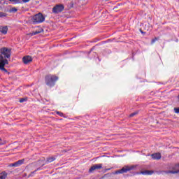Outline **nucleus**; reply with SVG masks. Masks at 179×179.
Masks as SVG:
<instances>
[{
    "label": "nucleus",
    "mask_w": 179,
    "mask_h": 179,
    "mask_svg": "<svg viewBox=\"0 0 179 179\" xmlns=\"http://www.w3.org/2000/svg\"><path fill=\"white\" fill-rule=\"evenodd\" d=\"M6 58H10V49L3 48L0 49V70L5 71V65H8V59Z\"/></svg>",
    "instance_id": "f257e3e1"
},
{
    "label": "nucleus",
    "mask_w": 179,
    "mask_h": 179,
    "mask_svg": "<svg viewBox=\"0 0 179 179\" xmlns=\"http://www.w3.org/2000/svg\"><path fill=\"white\" fill-rule=\"evenodd\" d=\"M138 165L124 166L122 169L116 171L114 174H124V173H128L132 170H136Z\"/></svg>",
    "instance_id": "f03ea898"
},
{
    "label": "nucleus",
    "mask_w": 179,
    "mask_h": 179,
    "mask_svg": "<svg viewBox=\"0 0 179 179\" xmlns=\"http://www.w3.org/2000/svg\"><path fill=\"white\" fill-rule=\"evenodd\" d=\"M58 80L57 76L48 75L45 77V83L48 86H54Z\"/></svg>",
    "instance_id": "7ed1b4c3"
},
{
    "label": "nucleus",
    "mask_w": 179,
    "mask_h": 179,
    "mask_svg": "<svg viewBox=\"0 0 179 179\" xmlns=\"http://www.w3.org/2000/svg\"><path fill=\"white\" fill-rule=\"evenodd\" d=\"M45 20V18L44 16H43V14L38 13L35 15L33 18L32 21L34 23H43Z\"/></svg>",
    "instance_id": "20e7f679"
},
{
    "label": "nucleus",
    "mask_w": 179,
    "mask_h": 179,
    "mask_svg": "<svg viewBox=\"0 0 179 179\" xmlns=\"http://www.w3.org/2000/svg\"><path fill=\"white\" fill-rule=\"evenodd\" d=\"M64 10V6L61 4L56 5L52 8L53 13H59L60 12Z\"/></svg>",
    "instance_id": "39448f33"
},
{
    "label": "nucleus",
    "mask_w": 179,
    "mask_h": 179,
    "mask_svg": "<svg viewBox=\"0 0 179 179\" xmlns=\"http://www.w3.org/2000/svg\"><path fill=\"white\" fill-rule=\"evenodd\" d=\"M101 169H103V164H94L89 170L90 173H93L94 170H100Z\"/></svg>",
    "instance_id": "423d86ee"
},
{
    "label": "nucleus",
    "mask_w": 179,
    "mask_h": 179,
    "mask_svg": "<svg viewBox=\"0 0 179 179\" xmlns=\"http://www.w3.org/2000/svg\"><path fill=\"white\" fill-rule=\"evenodd\" d=\"M23 163H24V159H20L13 164H10V167H19V166H22Z\"/></svg>",
    "instance_id": "0eeeda50"
},
{
    "label": "nucleus",
    "mask_w": 179,
    "mask_h": 179,
    "mask_svg": "<svg viewBox=\"0 0 179 179\" xmlns=\"http://www.w3.org/2000/svg\"><path fill=\"white\" fill-rule=\"evenodd\" d=\"M22 61L25 64H30L33 61V58L31 56H25L22 58Z\"/></svg>",
    "instance_id": "6e6552de"
},
{
    "label": "nucleus",
    "mask_w": 179,
    "mask_h": 179,
    "mask_svg": "<svg viewBox=\"0 0 179 179\" xmlns=\"http://www.w3.org/2000/svg\"><path fill=\"white\" fill-rule=\"evenodd\" d=\"M154 171H141L140 173H138V174H143V176H152V174H153Z\"/></svg>",
    "instance_id": "1a4fd4ad"
},
{
    "label": "nucleus",
    "mask_w": 179,
    "mask_h": 179,
    "mask_svg": "<svg viewBox=\"0 0 179 179\" xmlns=\"http://www.w3.org/2000/svg\"><path fill=\"white\" fill-rule=\"evenodd\" d=\"M151 157L152 159H154V160H159V159H162V155L160 153L152 154Z\"/></svg>",
    "instance_id": "9d476101"
},
{
    "label": "nucleus",
    "mask_w": 179,
    "mask_h": 179,
    "mask_svg": "<svg viewBox=\"0 0 179 179\" xmlns=\"http://www.w3.org/2000/svg\"><path fill=\"white\" fill-rule=\"evenodd\" d=\"M0 33H2V34H6V33H8V27H0Z\"/></svg>",
    "instance_id": "9b49d317"
},
{
    "label": "nucleus",
    "mask_w": 179,
    "mask_h": 179,
    "mask_svg": "<svg viewBox=\"0 0 179 179\" xmlns=\"http://www.w3.org/2000/svg\"><path fill=\"white\" fill-rule=\"evenodd\" d=\"M6 177H8V173H6V172L3 171L0 173V179H6Z\"/></svg>",
    "instance_id": "f8f14e48"
},
{
    "label": "nucleus",
    "mask_w": 179,
    "mask_h": 179,
    "mask_svg": "<svg viewBox=\"0 0 179 179\" xmlns=\"http://www.w3.org/2000/svg\"><path fill=\"white\" fill-rule=\"evenodd\" d=\"M40 33H41V31H35L34 32L27 34V36H36V34H40Z\"/></svg>",
    "instance_id": "ddd939ff"
},
{
    "label": "nucleus",
    "mask_w": 179,
    "mask_h": 179,
    "mask_svg": "<svg viewBox=\"0 0 179 179\" xmlns=\"http://www.w3.org/2000/svg\"><path fill=\"white\" fill-rule=\"evenodd\" d=\"M54 160H55V157H50L47 159L46 163H52V162H54Z\"/></svg>",
    "instance_id": "4468645a"
},
{
    "label": "nucleus",
    "mask_w": 179,
    "mask_h": 179,
    "mask_svg": "<svg viewBox=\"0 0 179 179\" xmlns=\"http://www.w3.org/2000/svg\"><path fill=\"white\" fill-rule=\"evenodd\" d=\"M10 2L13 3H20V0H9Z\"/></svg>",
    "instance_id": "2eb2a0df"
},
{
    "label": "nucleus",
    "mask_w": 179,
    "mask_h": 179,
    "mask_svg": "<svg viewBox=\"0 0 179 179\" xmlns=\"http://www.w3.org/2000/svg\"><path fill=\"white\" fill-rule=\"evenodd\" d=\"M10 13H15V12H17V8L13 7L10 10Z\"/></svg>",
    "instance_id": "dca6fc26"
},
{
    "label": "nucleus",
    "mask_w": 179,
    "mask_h": 179,
    "mask_svg": "<svg viewBox=\"0 0 179 179\" xmlns=\"http://www.w3.org/2000/svg\"><path fill=\"white\" fill-rule=\"evenodd\" d=\"M0 17H6V13L0 12Z\"/></svg>",
    "instance_id": "f3484780"
},
{
    "label": "nucleus",
    "mask_w": 179,
    "mask_h": 179,
    "mask_svg": "<svg viewBox=\"0 0 179 179\" xmlns=\"http://www.w3.org/2000/svg\"><path fill=\"white\" fill-rule=\"evenodd\" d=\"M27 98H22L20 99V103H24V101H27Z\"/></svg>",
    "instance_id": "a211bd4d"
},
{
    "label": "nucleus",
    "mask_w": 179,
    "mask_h": 179,
    "mask_svg": "<svg viewBox=\"0 0 179 179\" xmlns=\"http://www.w3.org/2000/svg\"><path fill=\"white\" fill-rule=\"evenodd\" d=\"M169 173H171V174H177V173H179V171H171Z\"/></svg>",
    "instance_id": "6ab92c4d"
},
{
    "label": "nucleus",
    "mask_w": 179,
    "mask_h": 179,
    "mask_svg": "<svg viewBox=\"0 0 179 179\" xmlns=\"http://www.w3.org/2000/svg\"><path fill=\"white\" fill-rule=\"evenodd\" d=\"M156 41H157V38H155L154 39H152L151 41V44H155V43H156Z\"/></svg>",
    "instance_id": "aec40b11"
},
{
    "label": "nucleus",
    "mask_w": 179,
    "mask_h": 179,
    "mask_svg": "<svg viewBox=\"0 0 179 179\" xmlns=\"http://www.w3.org/2000/svg\"><path fill=\"white\" fill-rule=\"evenodd\" d=\"M174 111L176 113V114H179V108H175Z\"/></svg>",
    "instance_id": "412c9836"
},
{
    "label": "nucleus",
    "mask_w": 179,
    "mask_h": 179,
    "mask_svg": "<svg viewBox=\"0 0 179 179\" xmlns=\"http://www.w3.org/2000/svg\"><path fill=\"white\" fill-rule=\"evenodd\" d=\"M136 114H138L137 112L133 113L130 114L129 117H134V115H136Z\"/></svg>",
    "instance_id": "4be33fe9"
},
{
    "label": "nucleus",
    "mask_w": 179,
    "mask_h": 179,
    "mask_svg": "<svg viewBox=\"0 0 179 179\" xmlns=\"http://www.w3.org/2000/svg\"><path fill=\"white\" fill-rule=\"evenodd\" d=\"M57 114H58V115H60V117H62V115H64V113L61 112H57Z\"/></svg>",
    "instance_id": "5701e85b"
},
{
    "label": "nucleus",
    "mask_w": 179,
    "mask_h": 179,
    "mask_svg": "<svg viewBox=\"0 0 179 179\" xmlns=\"http://www.w3.org/2000/svg\"><path fill=\"white\" fill-rule=\"evenodd\" d=\"M36 171H37V170L34 171V172L31 173V174L29 175L31 177H33V174H34V173H36Z\"/></svg>",
    "instance_id": "b1692460"
},
{
    "label": "nucleus",
    "mask_w": 179,
    "mask_h": 179,
    "mask_svg": "<svg viewBox=\"0 0 179 179\" xmlns=\"http://www.w3.org/2000/svg\"><path fill=\"white\" fill-rule=\"evenodd\" d=\"M29 1H30V0H22V1H23L24 3H27V2H29Z\"/></svg>",
    "instance_id": "393cba45"
},
{
    "label": "nucleus",
    "mask_w": 179,
    "mask_h": 179,
    "mask_svg": "<svg viewBox=\"0 0 179 179\" xmlns=\"http://www.w3.org/2000/svg\"><path fill=\"white\" fill-rule=\"evenodd\" d=\"M108 170H111V169H106V171H108Z\"/></svg>",
    "instance_id": "a878e982"
},
{
    "label": "nucleus",
    "mask_w": 179,
    "mask_h": 179,
    "mask_svg": "<svg viewBox=\"0 0 179 179\" xmlns=\"http://www.w3.org/2000/svg\"><path fill=\"white\" fill-rule=\"evenodd\" d=\"M178 166H179V164H178Z\"/></svg>",
    "instance_id": "bb28decb"
}]
</instances>
